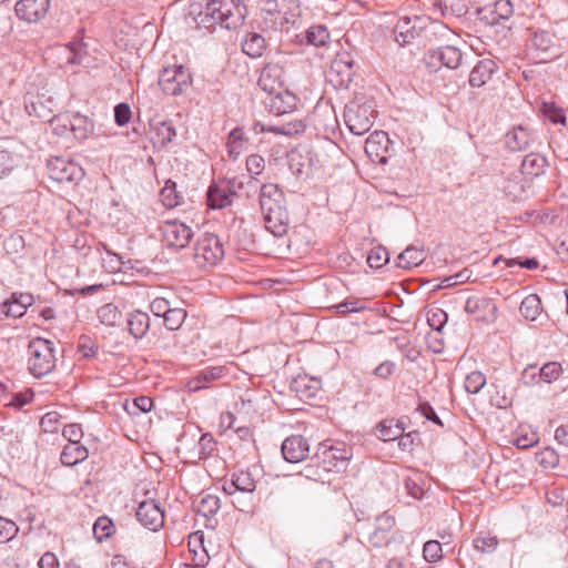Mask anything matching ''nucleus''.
Returning a JSON list of instances; mask_svg holds the SVG:
<instances>
[{
	"instance_id": "f257e3e1",
	"label": "nucleus",
	"mask_w": 568,
	"mask_h": 568,
	"mask_svg": "<svg viewBox=\"0 0 568 568\" xmlns=\"http://www.w3.org/2000/svg\"><path fill=\"white\" fill-rule=\"evenodd\" d=\"M246 14V7L240 0H205L196 22L204 28L219 24L221 28L235 30L244 23Z\"/></svg>"
},
{
	"instance_id": "f03ea898",
	"label": "nucleus",
	"mask_w": 568,
	"mask_h": 568,
	"mask_svg": "<svg viewBox=\"0 0 568 568\" xmlns=\"http://www.w3.org/2000/svg\"><path fill=\"white\" fill-rule=\"evenodd\" d=\"M258 199L265 229L276 237L284 236L288 230V213L283 191L277 184L265 183Z\"/></svg>"
},
{
	"instance_id": "7ed1b4c3",
	"label": "nucleus",
	"mask_w": 568,
	"mask_h": 568,
	"mask_svg": "<svg viewBox=\"0 0 568 568\" xmlns=\"http://www.w3.org/2000/svg\"><path fill=\"white\" fill-rule=\"evenodd\" d=\"M55 367L53 343L41 337L33 338L28 346V369L37 378L48 375Z\"/></svg>"
},
{
	"instance_id": "20e7f679",
	"label": "nucleus",
	"mask_w": 568,
	"mask_h": 568,
	"mask_svg": "<svg viewBox=\"0 0 568 568\" xmlns=\"http://www.w3.org/2000/svg\"><path fill=\"white\" fill-rule=\"evenodd\" d=\"M352 447L344 442H324L318 445L314 459L325 471L345 470L352 458Z\"/></svg>"
},
{
	"instance_id": "39448f33",
	"label": "nucleus",
	"mask_w": 568,
	"mask_h": 568,
	"mask_svg": "<svg viewBox=\"0 0 568 568\" xmlns=\"http://www.w3.org/2000/svg\"><path fill=\"white\" fill-rule=\"evenodd\" d=\"M429 26L446 29L445 26L433 23L427 17H403L394 28V39L399 45L409 44L415 39L423 37Z\"/></svg>"
},
{
	"instance_id": "423d86ee",
	"label": "nucleus",
	"mask_w": 568,
	"mask_h": 568,
	"mask_svg": "<svg viewBox=\"0 0 568 568\" xmlns=\"http://www.w3.org/2000/svg\"><path fill=\"white\" fill-rule=\"evenodd\" d=\"M194 262L201 268L217 265L224 257V248L220 239L214 234H203L194 247Z\"/></svg>"
},
{
	"instance_id": "0eeeda50",
	"label": "nucleus",
	"mask_w": 568,
	"mask_h": 568,
	"mask_svg": "<svg viewBox=\"0 0 568 568\" xmlns=\"http://www.w3.org/2000/svg\"><path fill=\"white\" fill-rule=\"evenodd\" d=\"M192 83L190 71L182 64H173L162 69L159 85L166 95H180Z\"/></svg>"
},
{
	"instance_id": "6e6552de",
	"label": "nucleus",
	"mask_w": 568,
	"mask_h": 568,
	"mask_svg": "<svg viewBox=\"0 0 568 568\" xmlns=\"http://www.w3.org/2000/svg\"><path fill=\"white\" fill-rule=\"evenodd\" d=\"M344 120L353 134L363 135L373 126L374 110L368 104H359L353 101L345 108Z\"/></svg>"
},
{
	"instance_id": "1a4fd4ad",
	"label": "nucleus",
	"mask_w": 568,
	"mask_h": 568,
	"mask_svg": "<svg viewBox=\"0 0 568 568\" xmlns=\"http://www.w3.org/2000/svg\"><path fill=\"white\" fill-rule=\"evenodd\" d=\"M395 523L394 516L385 511L375 518L373 528L362 531V535L373 547H387L395 540Z\"/></svg>"
},
{
	"instance_id": "9d476101",
	"label": "nucleus",
	"mask_w": 568,
	"mask_h": 568,
	"mask_svg": "<svg viewBox=\"0 0 568 568\" xmlns=\"http://www.w3.org/2000/svg\"><path fill=\"white\" fill-rule=\"evenodd\" d=\"M529 47L536 58L542 62L550 61L561 54V45L555 33L548 30H535L529 39Z\"/></svg>"
},
{
	"instance_id": "9b49d317",
	"label": "nucleus",
	"mask_w": 568,
	"mask_h": 568,
	"mask_svg": "<svg viewBox=\"0 0 568 568\" xmlns=\"http://www.w3.org/2000/svg\"><path fill=\"white\" fill-rule=\"evenodd\" d=\"M162 242L168 247L184 248L193 237L192 229L178 220H168L160 225Z\"/></svg>"
},
{
	"instance_id": "f8f14e48",
	"label": "nucleus",
	"mask_w": 568,
	"mask_h": 568,
	"mask_svg": "<svg viewBox=\"0 0 568 568\" xmlns=\"http://www.w3.org/2000/svg\"><path fill=\"white\" fill-rule=\"evenodd\" d=\"M462 51L455 45H444L437 49L429 50L424 58L426 65L437 71L442 67L448 69H457L462 62Z\"/></svg>"
},
{
	"instance_id": "ddd939ff",
	"label": "nucleus",
	"mask_w": 568,
	"mask_h": 568,
	"mask_svg": "<svg viewBox=\"0 0 568 568\" xmlns=\"http://www.w3.org/2000/svg\"><path fill=\"white\" fill-rule=\"evenodd\" d=\"M47 168L49 176L59 183L78 182L84 175L78 163L60 156L49 160Z\"/></svg>"
},
{
	"instance_id": "4468645a",
	"label": "nucleus",
	"mask_w": 568,
	"mask_h": 568,
	"mask_svg": "<svg viewBox=\"0 0 568 568\" xmlns=\"http://www.w3.org/2000/svg\"><path fill=\"white\" fill-rule=\"evenodd\" d=\"M365 153L372 162L386 164L392 154L388 134L383 131L373 132L365 141Z\"/></svg>"
},
{
	"instance_id": "2eb2a0df",
	"label": "nucleus",
	"mask_w": 568,
	"mask_h": 568,
	"mask_svg": "<svg viewBox=\"0 0 568 568\" xmlns=\"http://www.w3.org/2000/svg\"><path fill=\"white\" fill-rule=\"evenodd\" d=\"M236 179L212 184L207 190L209 206L211 209H224L231 205L236 195Z\"/></svg>"
},
{
	"instance_id": "dca6fc26",
	"label": "nucleus",
	"mask_w": 568,
	"mask_h": 568,
	"mask_svg": "<svg viewBox=\"0 0 568 568\" xmlns=\"http://www.w3.org/2000/svg\"><path fill=\"white\" fill-rule=\"evenodd\" d=\"M135 516L142 526L152 531H158L164 525V511L154 499L140 503Z\"/></svg>"
},
{
	"instance_id": "f3484780",
	"label": "nucleus",
	"mask_w": 568,
	"mask_h": 568,
	"mask_svg": "<svg viewBox=\"0 0 568 568\" xmlns=\"http://www.w3.org/2000/svg\"><path fill=\"white\" fill-rule=\"evenodd\" d=\"M53 54L58 60L59 67L84 64L87 59L85 44L74 41L65 45H59L53 49Z\"/></svg>"
},
{
	"instance_id": "a211bd4d",
	"label": "nucleus",
	"mask_w": 568,
	"mask_h": 568,
	"mask_svg": "<svg viewBox=\"0 0 568 568\" xmlns=\"http://www.w3.org/2000/svg\"><path fill=\"white\" fill-rule=\"evenodd\" d=\"M355 74L354 60L348 53L337 54L332 61L329 78L336 85L347 87Z\"/></svg>"
},
{
	"instance_id": "6ab92c4d",
	"label": "nucleus",
	"mask_w": 568,
	"mask_h": 568,
	"mask_svg": "<svg viewBox=\"0 0 568 568\" xmlns=\"http://www.w3.org/2000/svg\"><path fill=\"white\" fill-rule=\"evenodd\" d=\"M297 103L295 94L287 89H281L274 93H268L264 100L267 110L275 115H284L292 112Z\"/></svg>"
},
{
	"instance_id": "aec40b11",
	"label": "nucleus",
	"mask_w": 568,
	"mask_h": 568,
	"mask_svg": "<svg viewBox=\"0 0 568 568\" xmlns=\"http://www.w3.org/2000/svg\"><path fill=\"white\" fill-rule=\"evenodd\" d=\"M284 84V70L277 63H266L261 71L258 78L260 88L268 93H274L283 88Z\"/></svg>"
},
{
	"instance_id": "412c9836",
	"label": "nucleus",
	"mask_w": 568,
	"mask_h": 568,
	"mask_svg": "<svg viewBox=\"0 0 568 568\" xmlns=\"http://www.w3.org/2000/svg\"><path fill=\"white\" fill-rule=\"evenodd\" d=\"M50 7V0H20L16 4L17 16L28 22L42 19Z\"/></svg>"
},
{
	"instance_id": "4be33fe9",
	"label": "nucleus",
	"mask_w": 568,
	"mask_h": 568,
	"mask_svg": "<svg viewBox=\"0 0 568 568\" xmlns=\"http://www.w3.org/2000/svg\"><path fill=\"white\" fill-rule=\"evenodd\" d=\"M281 449L285 460L300 463L307 457L310 446L303 436L292 435L283 442Z\"/></svg>"
},
{
	"instance_id": "5701e85b",
	"label": "nucleus",
	"mask_w": 568,
	"mask_h": 568,
	"mask_svg": "<svg viewBox=\"0 0 568 568\" xmlns=\"http://www.w3.org/2000/svg\"><path fill=\"white\" fill-rule=\"evenodd\" d=\"M285 0H261V17L265 29L278 30L285 20L282 3Z\"/></svg>"
},
{
	"instance_id": "b1692460",
	"label": "nucleus",
	"mask_w": 568,
	"mask_h": 568,
	"mask_svg": "<svg viewBox=\"0 0 568 568\" xmlns=\"http://www.w3.org/2000/svg\"><path fill=\"white\" fill-rule=\"evenodd\" d=\"M498 65L491 59H483L477 62L469 74V85L480 88L487 84L497 72Z\"/></svg>"
},
{
	"instance_id": "393cba45",
	"label": "nucleus",
	"mask_w": 568,
	"mask_h": 568,
	"mask_svg": "<svg viewBox=\"0 0 568 568\" xmlns=\"http://www.w3.org/2000/svg\"><path fill=\"white\" fill-rule=\"evenodd\" d=\"M290 388L302 400L312 399L321 388V381L308 375H298L291 382Z\"/></svg>"
},
{
	"instance_id": "a878e982",
	"label": "nucleus",
	"mask_w": 568,
	"mask_h": 568,
	"mask_svg": "<svg viewBox=\"0 0 568 568\" xmlns=\"http://www.w3.org/2000/svg\"><path fill=\"white\" fill-rule=\"evenodd\" d=\"M256 488V481L252 474L247 470H240L232 475L229 483L224 484V491L229 495H233L236 491L244 494H253Z\"/></svg>"
},
{
	"instance_id": "bb28decb",
	"label": "nucleus",
	"mask_w": 568,
	"mask_h": 568,
	"mask_svg": "<svg viewBox=\"0 0 568 568\" xmlns=\"http://www.w3.org/2000/svg\"><path fill=\"white\" fill-rule=\"evenodd\" d=\"M61 120H63L64 126H70L74 138L78 140H85L93 133V122L85 115L74 113L63 116Z\"/></svg>"
},
{
	"instance_id": "cd10ccee",
	"label": "nucleus",
	"mask_w": 568,
	"mask_h": 568,
	"mask_svg": "<svg viewBox=\"0 0 568 568\" xmlns=\"http://www.w3.org/2000/svg\"><path fill=\"white\" fill-rule=\"evenodd\" d=\"M242 51L250 58H261L267 49L265 38L257 32H246L241 41Z\"/></svg>"
},
{
	"instance_id": "c85d7f7f",
	"label": "nucleus",
	"mask_w": 568,
	"mask_h": 568,
	"mask_svg": "<svg viewBox=\"0 0 568 568\" xmlns=\"http://www.w3.org/2000/svg\"><path fill=\"white\" fill-rule=\"evenodd\" d=\"M129 333L134 338H142L150 329V317L145 312L133 311L126 318Z\"/></svg>"
},
{
	"instance_id": "c756f323",
	"label": "nucleus",
	"mask_w": 568,
	"mask_h": 568,
	"mask_svg": "<svg viewBox=\"0 0 568 568\" xmlns=\"http://www.w3.org/2000/svg\"><path fill=\"white\" fill-rule=\"evenodd\" d=\"M226 368L224 366H214V367H207L199 372L196 377H194L192 381H190V389L192 392H197L204 387H206V383H210L212 381L220 379L225 375Z\"/></svg>"
},
{
	"instance_id": "7c9ffc66",
	"label": "nucleus",
	"mask_w": 568,
	"mask_h": 568,
	"mask_svg": "<svg viewBox=\"0 0 568 568\" xmlns=\"http://www.w3.org/2000/svg\"><path fill=\"white\" fill-rule=\"evenodd\" d=\"M88 456L89 450L85 446L80 443H72L63 447L60 459L64 466L71 467L82 463Z\"/></svg>"
},
{
	"instance_id": "2f4dec72",
	"label": "nucleus",
	"mask_w": 568,
	"mask_h": 568,
	"mask_svg": "<svg viewBox=\"0 0 568 568\" xmlns=\"http://www.w3.org/2000/svg\"><path fill=\"white\" fill-rule=\"evenodd\" d=\"M547 160L545 156L538 153H530L521 162V173L530 178H537L545 172Z\"/></svg>"
},
{
	"instance_id": "473e14b6",
	"label": "nucleus",
	"mask_w": 568,
	"mask_h": 568,
	"mask_svg": "<svg viewBox=\"0 0 568 568\" xmlns=\"http://www.w3.org/2000/svg\"><path fill=\"white\" fill-rule=\"evenodd\" d=\"M531 138L527 129L521 125L514 128V130L506 135V144L509 150L518 152L526 150L530 144Z\"/></svg>"
},
{
	"instance_id": "72a5a7b5",
	"label": "nucleus",
	"mask_w": 568,
	"mask_h": 568,
	"mask_svg": "<svg viewBox=\"0 0 568 568\" xmlns=\"http://www.w3.org/2000/svg\"><path fill=\"white\" fill-rule=\"evenodd\" d=\"M33 303V296L29 293H14L12 294L11 298L6 301L7 304V312L11 317L18 318L22 316L27 307L32 305Z\"/></svg>"
},
{
	"instance_id": "f704fd0d",
	"label": "nucleus",
	"mask_w": 568,
	"mask_h": 568,
	"mask_svg": "<svg viewBox=\"0 0 568 568\" xmlns=\"http://www.w3.org/2000/svg\"><path fill=\"white\" fill-rule=\"evenodd\" d=\"M54 104L51 98L43 99V97H31L26 103V110L30 115L45 119L52 113V105Z\"/></svg>"
},
{
	"instance_id": "c9c22d12",
	"label": "nucleus",
	"mask_w": 568,
	"mask_h": 568,
	"mask_svg": "<svg viewBox=\"0 0 568 568\" xmlns=\"http://www.w3.org/2000/svg\"><path fill=\"white\" fill-rule=\"evenodd\" d=\"M248 140L240 128L232 130L227 138V152L233 160H236L247 149Z\"/></svg>"
},
{
	"instance_id": "e433bc0d",
	"label": "nucleus",
	"mask_w": 568,
	"mask_h": 568,
	"mask_svg": "<svg viewBox=\"0 0 568 568\" xmlns=\"http://www.w3.org/2000/svg\"><path fill=\"white\" fill-rule=\"evenodd\" d=\"M306 125L301 119H293L290 121H285L278 124L270 125L266 129L262 128V131L272 132L275 134H283V135H295L303 133Z\"/></svg>"
},
{
	"instance_id": "4c0bfd02",
	"label": "nucleus",
	"mask_w": 568,
	"mask_h": 568,
	"mask_svg": "<svg viewBox=\"0 0 568 568\" xmlns=\"http://www.w3.org/2000/svg\"><path fill=\"white\" fill-rule=\"evenodd\" d=\"M404 428L394 419H385L377 425V436L384 442L398 439Z\"/></svg>"
},
{
	"instance_id": "58836bf2",
	"label": "nucleus",
	"mask_w": 568,
	"mask_h": 568,
	"mask_svg": "<svg viewBox=\"0 0 568 568\" xmlns=\"http://www.w3.org/2000/svg\"><path fill=\"white\" fill-rule=\"evenodd\" d=\"M425 258L424 251L414 246L407 247L397 257V266L400 268H412L418 266Z\"/></svg>"
},
{
	"instance_id": "ea45409f",
	"label": "nucleus",
	"mask_w": 568,
	"mask_h": 568,
	"mask_svg": "<svg viewBox=\"0 0 568 568\" xmlns=\"http://www.w3.org/2000/svg\"><path fill=\"white\" fill-rule=\"evenodd\" d=\"M520 314L528 321H535L541 313V301L537 294L526 296L519 307Z\"/></svg>"
},
{
	"instance_id": "a19ab883",
	"label": "nucleus",
	"mask_w": 568,
	"mask_h": 568,
	"mask_svg": "<svg viewBox=\"0 0 568 568\" xmlns=\"http://www.w3.org/2000/svg\"><path fill=\"white\" fill-rule=\"evenodd\" d=\"M307 44L314 47H326L329 42L331 34L325 26L314 24L305 31Z\"/></svg>"
},
{
	"instance_id": "79ce46f5",
	"label": "nucleus",
	"mask_w": 568,
	"mask_h": 568,
	"mask_svg": "<svg viewBox=\"0 0 568 568\" xmlns=\"http://www.w3.org/2000/svg\"><path fill=\"white\" fill-rule=\"evenodd\" d=\"M98 318L101 324L116 326L122 321V313L114 304H104L98 310Z\"/></svg>"
},
{
	"instance_id": "37998d69",
	"label": "nucleus",
	"mask_w": 568,
	"mask_h": 568,
	"mask_svg": "<svg viewBox=\"0 0 568 568\" xmlns=\"http://www.w3.org/2000/svg\"><path fill=\"white\" fill-rule=\"evenodd\" d=\"M6 143L7 141L0 143V179L10 173L18 164V155Z\"/></svg>"
},
{
	"instance_id": "c03bdc74",
	"label": "nucleus",
	"mask_w": 568,
	"mask_h": 568,
	"mask_svg": "<svg viewBox=\"0 0 568 568\" xmlns=\"http://www.w3.org/2000/svg\"><path fill=\"white\" fill-rule=\"evenodd\" d=\"M514 14V7L509 0H497L490 12V23L496 24L501 20H508Z\"/></svg>"
},
{
	"instance_id": "a18cd8bd",
	"label": "nucleus",
	"mask_w": 568,
	"mask_h": 568,
	"mask_svg": "<svg viewBox=\"0 0 568 568\" xmlns=\"http://www.w3.org/2000/svg\"><path fill=\"white\" fill-rule=\"evenodd\" d=\"M219 509L220 498L215 495L203 496L196 505L197 513L206 518L214 516Z\"/></svg>"
},
{
	"instance_id": "49530a36",
	"label": "nucleus",
	"mask_w": 568,
	"mask_h": 568,
	"mask_svg": "<svg viewBox=\"0 0 568 568\" xmlns=\"http://www.w3.org/2000/svg\"><path fill=\"white\" fill-rule=\"evenodd\" d=\"M465 310L468 313H471V314H479V312L481 310L483 311H488L491 314H494L497 311V307H496V305L493 303V301L490 298H486V297H469L466 301ZM480 315H478V317Z\"/></svg>"
},
{
	"instance_id": "de8ad7c7",
	"label": "nucleus",
	"mask_w": 568,
	"mask_h": 568,
	"mask_svg": "<svg viewBox=\"0 0 568 568\" xmlns=\"http://www.w3.org/2000/svg\"><path fill=\"white\" fill-rule=\"evenodd\" d=\"M164 326L170 331L179 329L186 318V312L183 308H172L162 317Z\"/></svg>"
},
{
	"instance_id": "09e8293b",
	"label": "nucleus",
	"mask_w": 568,
	"mask_h": 568,
	"mask_svg": "<svg viewBox=\"0 0 568 568\" xmlns=\"http://www.w3.org/2000/svg\"><path fill=\"white\" fill-rule=\"evenodd\" d=\"M162 202L168 207H175L182 203V196L176 192L175 182L169 180L161 191Z\"/></svg>"
},
{
	"instance_id": "8fccbe9b",
	"label": "nucleus",
	"mask_w": 568,
	"mask_h": 568,
	"mask_svg": "<svg viewBox=\"0 0 568 568\" xmlns=\"http://www.w3.org/2000/svg\"><path fill=\"white\" fill-rule=\"evenodd\" d=\"M175 135L176 130L172 122L164 121L155 128L156 142L162 146H165L166 144L172 142Z\"/></svg>"
},
{
	"instance_id": "3c124183",
	"label": "nucleus",
	"mask_w": 568,
	"mask_h": 568,
	"mask_svg": "<svg viewBox=\"0 0 568 568\" xmlns=\"http://www.w3.org/2000/svg\"><path fill=\"white\" fill-rule=\"evenodd\" d=\"M562 373V368L560 363L558 362H549L544 364L539 371V379H541L545 383H551L554 381H557Z\"/></svg>"
},
{
	"instance_id": "603ef678",
	"label": "nucleus",
	"mask_w": 568,
	"mask_h": 568,
	"mask_svg": "<svg viewBox=\"0 0 568 568\" xmlns=\"http://www.w3.org/2000/svg\"><path fill=\"white\" fill-rule=\"evenodd\" d=\"M486 383V376L481 372L475 371L466 376L465 389L469 394H478Z\"/></svg>"
},
{
	"instance_id": "864d4df0",
	"label": "nucleus",
	"mask_w": 568,
	"mask_h": 568,
	"mask_svg": "<svg viewBox=\"0 0 568 568\" xmlns=\"http://www.w3.org/2000/svg\"><path fill=\"white\" fill-rule=\"evenodd\" d=\"M113 523L106 516L99 517L93 525V534L100 541L109 538L113 534Z\"/></svg>"
},
{
	"instance_id": "5fc2aeb1",
	"label": "nucleus",
	"mask_w": 568,
	"mask_h": 568,
	"mask_svg": "<svg viewBox=\"0 0 568 568\" xmlns=\"http://www.w3.org/2000/svg\"><path fill=\"white\" fill-rule=\"evenodd\" d=\"M388 261V252L383 246H375L367 254V264L372 268H379L384 266Z\"/></svg>"
},
{
	"instance_id": "6e6d98bb",
	"label": "nucleus",
	"mask_w": 568,
	"mask_h": 568,
	"mask_svg": "<svg viewBox=\"0 0 568 568\" xmlns=\"http://www.w3.org/2000/svg\"><path fill=\"white\" fill-rule=\"evenodd\" d=\"M423 558L427 562H437L443 558L442 544L438 540H428L423 547Z\"/></svg>"
},
{
	"instance_id": "4d7b16f0",
	"label": "nucleus",
	"mask_w": 568,
	"mask_h": 568,
	"mask_svg": "<svg viewBox=\"0 0 568 568\" xmlns=\"http://www.w3.org/2000/svg\"><path fill=\"white\" fill-rule=\"evenodd\" d=\"M541 111L544 115L551 121L554 124H565L566 114L561 108H558L555 103L545 102L542 103Z\"/></svg>"
},
{
	"instance_id": "13d9d810",
	"label": "nucleus",
	"mask_w": 568,
	"mask_h": 568,
	"mask_svg": "<svg viewBox=\"0 0 568 568\" xmlns=\"http://www.w3.org/2000/svg\"><path fill=\"white\" fill-rule=\"evenodd\" d=\"M216 442L209 433L203 434L199 439V456L200 458H207L215 454Z\"/></svg>"
},
{
	"instance_id": "bf43d9fd",
	"label": "nucleus",
	"mask_w": 568,
	"mask_h": 568,
	"mask_svg": "<svg viewBox=\"0 0 568 568\" xmlns=\"http://www.w3.org/2000/svg\"><path fill=\"white\" fill-rule=\"evenodd\" d=\"M341 315L357 313L366 310L365 303L358 298L346 300L335 306Z\"/></svg>"
},
{
	"instance_id": "052dcab7",
	"label": "nucleus",
	"mask_w": 568,
	"mask_h": 568,
	"mask_svg": "<svg viewBox=\"0 0 568 568\" xmlns=\"http://www.w3.org/2000/svg\"><path fill=\"white\" fill-rule=\"evenodd\" d=\"M19 531L14 521L0 517V542L11 540Z\"/></svg>"
},
{
	"instance_id": "680f3d73",
	"label": "nucleus",
	"mask_w": 568,
	"mask_h": 568,
	"mask_svg": "<svg viewBox=\"0 0 568 568\" xmlns=\"http://www.w3.org/2000/svg\"><path fill=\"white\" fill-rule=\"evenodd\" d=\"M498 545L496 537L479 535L474 539V547L481 552H493Z\"/></svg>"
},
{
	"instance_id": "e2e57ef3",
	"label": "nucleus",
	"mask_w": 568,
	"mask_h": 568,
	"mask_svg": "<svg viewBox=\"0 0 568 568\" xmlns=\"http://www.w3.org/2000/svg\"><path fill=\"white\" fill-rule=\"evenodd\" d=\"M536 458L540 465L546 468H554L559 463V456L552 448H545L536 455Z\"/></svg>"
},
{
	"instance_id": "0e129e2a",
	"label": "nucleus",
	"mask_w": 568,
	"mask_h": 568,
	"mask_svg": "<svg viewBox=\"0 0 568 568\" xmlns=\"http://www.w3.org/2000/svg\"><path fill=\"white\" fill-rule=\"evenodd\" d=\"M61 416L57 412L47 413L40 420L41 429L45 433H55L59 428Z\"/></svg>"
},
{
	"instance_id": "69168bd1",
	"label": "nucleus",
	"mask_w": 568,
	"mask_h": 568,
	"mask_svg": "<svg viewBox=\"0 0 568 568\" xmlns=\"http://www.w3.org/2000/svg\"><path fill=\"white\" fill-rule=\"evenodd\" d=\"M427 322L433 329L439 332L447 322V314L440 308L432 310L428 313Z\"/></svg>"
},
{
	"instance_id": "338daca9",
	"label": "nucleus",
	"mask_w": 568,
	"mask_h": 568,
	"mask_svg": "<svg viewBox=\"0 0 568 568\" xmlns=\"http://www.w3.org/2000/svg\"><path fill=\"white\" fill-rule=\"evenodd\" d=\"M265 166L264 159L258 154H251L246 159V170L252 175H258L263 172Z\"/></svg>"
},
{
	"instance_id": "774afa93",
	"label": "nucleus",
	"mask_w": 568,
	"mask_h": 568,
	"mask_svg": "<svg viewBox=\"0 0 568 568\" xmlns=\"http://www.w3.org/2000/svg\"><path fill=\"white\" fill-rule=\"evenodd\" d=\"M62 435L69 444L80 443L83 432L79 424H69L63 427Z\"/></svg>"
}]
</instances>
